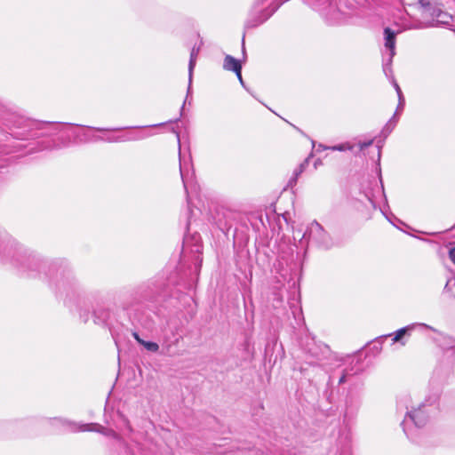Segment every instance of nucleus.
<instances>
[{"label":"nucleus","mask_w":455,"mask_h":455,"mask_svg":"<svg viewBox=\"0 0 455 455\" xmlns=\"http://www.w3.org/2000/svg\"><path fill=\"white\" fill-rule=\"evenodd\" d=\"M130 138H132L131 139L130 141H132V140H143V139H146L149 136H151V133H147V132H140V133H136V134H127Z\"/></svg>","instance_id":"obj_26"},{"label":"nucleus","mask_w":455,"mask_h":455,"mask_svg":"<svg viewBox=\"0 0 455 455\" xmlns=\"http://www.w3.org/2000/svg\"><path fill=\"white\" fill-rule=\"evenodd\" d=\"M433 15L435 17L436 23L441 25H450L453 20L451 14L441 10L435 11Z\"/></svg>","instance_id":"obj_20"},{"label":"nucleus","mask_w":455,"mask_h":455,"mask_svg":"<svg viewBox=\"0 0 455 455\" xmlns=\"http://www.w3.org/2000/svg\"><path fill=\"white\" fill-rule=\"evenodd\" d=\"M172 132L176 134L177 141L179 143L180 172V177H181V180H182V182H183V186H184V188H185V192H186V195H187V202H188V204L189 206L190 205V200H191L190 199L189 188L192 186V183H193L194 173L191 172L190 170H189L190 164L189 163H186V162L182 163V161H181L180 132H177L174 128L172 129Z\"/></svg>","instance_id":"obj_11"},{"label":"nucleus","mask_w":455,"mask_h":455,"mask_svg":"<svg viewBox=\"0 0 455 455\" xmlns=\"http://www.w3.org/2000/svg\"><path fill=\"white\" fill-rule=\"evenodd\" d=\"M203 245L200 235L195 233L191 235H186L183 239L182 253L186 256L188 253L192 255L195 268L201 267Z\"/></svg>","instance_id":"obj_9"},{"label":"nucleus","mask_w":455,"mask_h":455,"mask_svg":"<svg viewBox=\"0 0 455 455\" xmlns=\"http://www.w3.org/2000/svg\"><path fill=\"white\" fill-rule=\"evenodd\" d=\"M180 338L173 335L172 339L168 335H164L161 343L160 354L164 356H175L179 355L178 343Z\"/></svg>","instance_id":"obj_15"},{"label":"nucleus","mask_w":455,"mask_h":455,"mask_svg":"<svg viewBox=\"0 0 455 455\" xmlns=\"http://www.w3.org/2000/svg\"><path fill=\"white\" fill-rule=\"evenodd\" d=\"M165 123H162V124H153V125H150V126H135L134 128H148V127H157V126H162V125H164Z\"/></svg>","instance_id":"obj_33"},{"label":"nucleus","mask_w":455,"mask_h":455,"mask_svg":"<svg viewBox=\"0 0 455 455\" xmlns=\"http://www.w3.org/2000/svg\"><path fill=\"white\" fill-rule=\"evenodd\" d=\"M264 0H256L255 1V5L258 7L259 5H260L261 4H263Z\"/></svg>","instance_id":"obj_38"},{"label":"nucleus","mask_w":455,"mask_h":455,"mask_svg":"<svg viewBox=\"0 0 455 455\" xmlns=\"http://www.w3.org/2000/svg\"><path fill=\"white\" fill-rule=\"evenodd\" d=\"M395 119V116L392 117V119L386 124V126L383 128L382 130V132L385 133L386 135L389 134L394 126H395V124H392V121Z\"/></svg>","instance_id":"obj_27"},{"label":"nucleus","mask_w":455,"mask_h":455,"mask_svg":"<svg viewBox=\"0 0 455 455\" xmlns=\"http://www.w3.org/2000/svg\"><path fill=\"white\" fill-rule=\"evenodd\" d=\"M73 124L38 122L23 117H14L10 134L17 140H29L64 133Z\"/></svg>","instance_id":"obj_3"},{"label":"nucleus","mask_w":455,"mask_h":455,"mask_svg":"<svg viewBox=\"0 0 455 455\" xmlns=\"http://www.w3.org/2000/svg\"><path fill=\"white\" fill-rule=\"evenodd\" d=\"M288 0H283L280 3H272L267 9L263 10L258 16L250 17L245 22V28H252L259 26L267 20L278 9L279 7Z\"/></svg>","instance_id":"obj_12"},{"label":"nucleus","mask_w":455,"mask_h":455,"mask_svg":"<svg viewBox=\"0 0 455 455\" xmlns=\"http://www.w3.org/2000/svg\"><path fill=\"white\" fill-rule=\"evenodd\" d=\"M439 346L443 349H451L455 347V339L450 336H443Z\"/></svg>","instance_id":"obj_21"},{"label":"nucleus","mask_w":455,"mask_h":455,"mask_svg":"<svg viewBox=\"0 0 455 455\" xmlns=\"http://www.w3.org/2000/svg\"><path fill=\"white\" fill-rule=\"evenodd\" d=\"M403 106H404V105H399V104H398V107H397V110H396V111H398L399 109L403 110Z\"/></svg>","instance_id":"obj_40"},{"label":"nucleus","mask_w":455,"mask_h":455,"mask_svg":"<svg viewBox=\"0 0 455 455\" xmlns=\"http://www.w3.org/2000/svg\"><path fill=\"white\" fill-rule=\"evenodd\" d=\"M379 172L380 173V169L379 170ZM379 180H381V177L379 176ZM380 183H382V180H380ZM381 189L384 192V186L381 184Z\"/></svg>","instance_id":"obj_39"},{"label":"nucleus","mask_w":455,"mask_h":455,"mask_svg":"<svg viewBox=\"0 0 455 455\" xmlns=\"http://www.w3.org/2000/svg\"><path fill=\"white\" fill-rule=\"evenodd\" d=\"M449 283H450V281H448L447 283L445 284V289L448 288Z\"/></svg>","instance_id":"obj_42"},{"label":"nucleus","mask_w":455,"mask_h":455,"mask_svg":"<svg viewBox=\"0 0 455 455\" xmlns=\"http://www.w3.org/2000/svg\"><path fill=\"white\" fill-rule=\"evenodd\" d=\"M329 455H351V435L349 433L340 435L334 447H332Z\"/></svg>","instance_id":"obj_13"},{"label":"nucleus","mask_w":455,"mask_h":455,"mask_svg":"<svg viewBox=\"0 0 455 455\" xmlns=\"http://www.w3.org/2000/svg\"><path fill=\"white\" fill-rule=\"evenodd\" d=\"M242 48H243V56H244L245 55L244 36H243V39H242Z\"/></svg>","instance_id":"obj_36"},{"label":"nucleus","mask_w":455,"mask_h":455,"mask_svg":"<svg viewBox=\"0 0 455 455\" xmlns=\"http://www.w3.org/2000/svg\"><path fill=\"white\" fill-rule=\"evenodd\" d=\"M132 138H130L128 135H108V136H100V135H93L92 136L89 140L93 142L98 141H104L108 143H115V142H125L130 141Z\"/></svg>","instance_id":"obj_16"},{"label":"nucleus","mask_w":455,"mask_h":455,"mask_svg":"<svg viewBox=\"0 0 455 455\" xmlns=\"http://www.w3.org/2000/svg\"><path fill=\"white\" fill-rule=\"evenodd\" d=\"M372 143H373V140H369L367 141L359 142L358 143L359 151H363L364 148L372 145Z\"/></svg>","instance_id":"obj_28"},{"label":"nucleus","mask_w":455,"mask_h":455,"mask_svg":"<svg viewBox=\"0 0 455 455\" xmlns=\"http://www.w3.org/2000/svg\"><path fill=\"white\" fill-rule=\"evenodd\" d=\"M417 328H425L429 329L433 331H437L435 328L426 324V323H411L407 326H404L394 333H390L387 335H384L379 337V339H387V337H392V344L400 343L402 346H405L407 343V339L411 335V332Z\"/></svg>","instance_id":"obj_10"},{"label":"nucleus","mask_w":455,"mask_h":455,"mask_svg":"<svg viewBox=\"0 0 455 455\" xmlns=\"http://www.w3.org/2000/svg\"><path fill=\"white\" fill-rule=\"evenodd\" d=\"M298 179L299 178L297 176H294L292 174V176L290 178V180L288 181L287 186L290 187V188H293L297 184Z\"/></svg>","instance_id":"obj_29"},{"label":"nucleus","mask_w":455,"mask_h":455,"mask_svg":"<svg viewBox=\"0 0 455 455\" xmlns=\"http://www.w3.org/2000/svg\"><path fill=\"white\" fill-rule=\"evenodd\" d=\"M0 261L11 265L28 277L45 279L52 289L67 297L81 291V284L67 260H46L1 233Z\"/></svg>","instance_id":"obj_1"},{"label":"nucleus","mask_w":455,"mask_h":455,"mask_svg":"<svg viewBox=\"0 0 455 455\" xmlns=\"http://www.w3.org/2000/svg\"><path fill=\"white\" fill-rule=\"evenodd\" d=\"M454 359L447 363H440L434 370L429 381L428 394L424 401L418 407L407 411L406 416L401 423L404 434L408 438L415 441L412 429L409 427L411 423L416 428L425 427L432 415L437 410L438 401L442 393V388L446 384L453 372Z\"/></svg>","instance_id":"obj_2"},{"label":"nucleus","mask_w":455,"mask_h":455,"mask_svg":"<svg viewBox=\"0 0 455 455\" xmlns=\"http://www.w3.org/2000/svg\"><path fill=\"white\" fill-rule=\"evenodd\" d=\"M239 80V82L241 83L242 85H244L243 84V77H242V71L240 73H235Z\"/></svg>","instance_id":"obj_34"},{"label":"nucleus","mask_w":455,"mask_h":455,"mask_svg":"<svg viewBox=\"0 0 455 455\" xmlns=\"http://www.w3.org/2000/svg\"><path fill=\"white\" fill-rule=\"evenodd\" d=\"M133 338L141 346L144 347L145 349H147L149 352L156 353L159 351V345L156 342L154 341H146L140 337V335L137 332L132 333Z\"/></svg>","instance_id":"obj_18"},{"label":"nucleus","mask_w":455,"mask_h":455,"mask_svg":"<svg viewBox=\"0 0 455 455\" xmlns=\"http://www.w3.org/2000/svg\"><path fill=\"white\" fill-rule=\"evenodd\" d=\"M329 148L333 151H346V150H353L354 146L350 145L349 143H343V144H339V145L331 147Z\"/></svg>","instance_id":"obj_23"},{"label":"nucleus","mask_w":455,"mask_h":455,"mask_svg":"<svg viewBox=\"0 0 455 455\" xmlns=\"http://www.w3.org/2000/svg\"><path fill=\"white\" fill-rule=\"evenodd\" d=\"M299 243L308 248L324 251H330L336 244L331 233L317 220H312L307 225Z\"/></svg>","instance_id":"obj_4"},{"label":"nucleus","mask_w":455,"mask_h":455,"mask_svg":"<svg viewBox=\"0 0 455 455\" xmlns=\"http://www.w3.org/2000/svg\"><path fill=\"white\" fill-rule=\"evenodd\" d=\"M391 83L396 91V93L398 96V100H399V105H404V98H403V95L400 86L398 85V84L396 83V81L395 79H393V81Z\"/></svg>","instance_id":"obj_25"},{"label":"nucleus","mask_w":455,"mask_h":455,"mask_svg":"<svg viewBox=\"0 0 455 455\" xmlns=\"http://www.w3.org/2000/svg\"><path fill=\"white\" fill-rule=\"evenodd\" d=\"M395 36L396 33L389 28L384 29L386 52L382 53V68L386 76L392 82L394 78L392 71V61L395 55Z\"/></svg>","instance_id":"obj_7"},{"label":"nucleus","mask_w":455,"mask_h":455,"mask_svg":"<svg viewBox=\"0 0 455 455\" xmlns=\"http://www.w3.org/2000/svg\"><path fill=\"white\" fill-rule=\"evenodd\" d=\"M174 283L175 281L171 276H167L165 272H162L140 285L136 295L141 301H153L157 296L165 293L170 284Z\"/></svg>","instance_id":"obj_5"},{"label":"nucleus","mask_w":455,"mask_h":455,"mask_svg":"<svg viewBox=\"0 0 455 455\" xmlns=\"http://www.w3.org/2000/svg\"><path fill=\"white\" fill-rule=\"evenodd\" d=\"M449 257L451 260L455 264V247L449 251Z\"/></svg>","instance_id":"obj_31"},{"label":"nucleus","mask_w":455,"mask_h":455,"mask_svg":"<svg viewBox=\"0 0 455 455\" xmlns=\"http://www.w3.org/2000/svg\"><path fill=\"white\" fill-rule=\"evenodd\" d=\"M271 455H305V450L299 445L296 436L285 437L283 440H276L269 449Z\"/></svg>","instance_id":"obj_8"},{"label":"nucleus","mask_w":455,"mask_h":455,"mask_svg":"<svg viewBox=\"0 0 455 455\" xmlns=\"http://www.w3.org/2000/svg\"><path fill=\"white\" fill-rule=\"evenodd\" d=\"M418 2L420 4V5L424 8H428L430 6L429 0H418Z\"/></svg>","instance_id":"obj_32"},{"label":"nucleus","mask_w":455,"mask_h":455,"mask_svg":"<svg viewBox=\"0 0 455 455\" xmlns=\"http://www.w3.org/2000/svg\"><path fill=\"white\" fill-rule=\"evenodd\" d=\"M223 68L226 70L233 71L234 73H240L242 71V65L240 61L231 55H226Z\"/></svg>","instance_id":"obj_17"},{"label":"nucleus","mask_w":455,"mask_h":455,"mask_svg":"<svg viewBox=\"0 0 455 455\" xmlns=\"http://www.w3.org/2000/svg\"><path fill=\"white\" fill-rule=\"evenodd\" d=\"M179 121V118L175 119V120H171L169 121V123H177Z\"/></svg>","instance_id":"obj_41"},{"label":"nucleus","mask_w":455,"mask_h":455,"mask_svg":"<svg viewBox=\"0 0 455 455\" xmlns=\"http://www.w3.org/2000/svg\"><path fill=\"white\" fill-rule=\"evenodd\" d=\"M349 375L348 371H345L342 375L340 376L339 379V384H343L346 382V379H347V377Z\"/></svg>","instance_id":"obj_30"},{"label":"nucleus","mask_w":455,"mask_h":455,"mask_svg":"<svg viewBox=\"0 0 455 455\" xmlns=\"http://www.w3.org/2000/svg\"><path fill=\"white\" fill-rule=\"evenodd\" d=\"M309 158L305 159L294 171L293 175L298 178L301 175V173L305 171L307 166L308 165Z\"/></svg>","instance_id":"obj_22"},{"label":"nucleus","mask_w":455,"mask_h":455,"mask_svg":"<svg viewBox=\"0 0 455 455\" xmlns=\"http://www.w3.org/2000/svg\"><path fill=\"white\" fill-rule=\"evenodd\" d=\"M380 155H381V152H380V147L379 146L378 147V162L379 163L380 161Z\"/></svg>","instance_id":"obj_37"},{"label":"nucleus","mask_w":455,"mask_h":455,"mask_svg":"<svg viewBox=\"0 0 455 455\" xmlns=\"http://www.w3.org/2000/svg\"><path fill=\"white\" fill-rule=\"evenodd\" d=\"M51 424L55 427H61L64 431L77 433V432H97L106 436L112 437L117 441H121L120 435L112 429L106 428L97 423H80L72 421L63 418H53L51 419Z\"/></svg>","instance_id":"obj_6"},{"label":"nucleus","mask_w":455,"mask_h":455,"mask_svg":"<svg viewBox=\"0 0 455 455\" xmlns=\"http://www.w3.org/2000/svg\"><path fill=\"white\" fill-rule=\"evenodd\" d=\"M85 127L89 130H93V131H97V132H119V131L125 129L124 127H116V128H100V127H93V126H85Z\"/></svg>","instance_id":"obj_24"},{"label":"nucleus","mask_w":455,"mask_h":455,"mask_svg":"<svg viewBox=\"0 0 455 455\" xmlns=\"http://www.w3.org/2000/svg\"><path fill=\"white\" fill-rule=\"evenodd\" d=\"M109 311L104 308H99L93 312V322L96 324H105L109 318Z\"/></svg>","instance_id":"obj_19"},{"label":"nucleus","mask_w":455,"mask_h":455,"mask_svg":"<svg viewBox=\"0 0 455 455\" xmlns=\"http://www.w3.org/2000/svg\"><path fill=\"white\" fill-rule=\"evenodd\" d=\"M349 413H350V406L347 405L346 412L344 415L345 419H347L348 417Z\"/></svg>","instance_id":"obj_35"},{"label":"nucleus","mask_w":455,"mask_h":455,"mask_svg":"<svg viewBox=\"0 0 455 455\" xmlns=\"http://www.w3.org/2000/svg\"><path fill=\"white\" fill-rule=\"evenodd\" d=\"M202 44H203V43L201 42L199 45H197V46L194 45L190 52V58H189V62H188V86L186 100H184V103L180 109V116H182V114H183L184 106L187 103L188 96L191 93V85H192L194 68L196 67L197 56L201 50Z\"/></svg>","instance_id":"obj_14"}]
</instances>
